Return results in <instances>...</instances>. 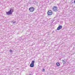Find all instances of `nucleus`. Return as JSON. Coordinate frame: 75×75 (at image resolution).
Segmentation results:
<instances>
[{
    "label": "nucleus",
    "instance_id": "nucleus-1",
    "mask_svg": "<svg viewBox=\"0 0 75 75\" xmlns=\"http://www.w3.org/2000/svg\"><path fill=\"white\" fill-rule=\"evenodd\" d=\"M35 63V61H34L33 60L31 62V63L30 65V67L33 68V67H34V63Z\"/></svg>",
    "mask_w": 75,
    "mask_h": 75
},
{
    "label": "nucleus",
    "instance_id": "nucleus-2",
    "mask_svg": "<svg viewBox=\"0 0 75 75\" xmlns=\"http://www.w3.org/2000/svg\"><path fill=\"white\" fill-rule=\"evenodd\" d=\"M52 10L54 11H55V12L58 11V10H57V7L56 6H54L53 7Z\"/></svg>",
    "mask_w": 75,
    "mask_h": 75
},
{
    "label": "nucleus",
    "instance_id": "nucleus-3",
    "mask_svg": "<svg viewBox=\"0 0 75 75\" xmlns=\"http://www.w3.org/2000/svg\"><path fill=\"white\" fill-rule=\"evenodd\" d=\"M29 10L30 12H33L34 11V8L31 7L29 8Z\"/></svg>",
    "mask_w": 75,
    "mask_h": 75
},
{
    "label": "nucleus",
    "instance_id": "nucleus-4",
    "mask_svg": "<svg viewBox=\"0 0 75 75\" xmlns=\"http://www.w3.org/2000/svg\"><path fill=\"white\" fill-rule=\"evenodd\" d=\"M47 14L48 16H51L52 14V11L51 10L48 11Z\"/></svg>",
    "mask_w": 75,
    "mask_h": 75
},
{
    "label": "nucleus",
    "instance_id": "nucleus-5",
    "mask_svg": "<svg viewBox=\"0 0 75 75\" xmlns=\"http://www.w3.org/2000/svg\"><path fill=\"white\" fill-rule=\"evenodd\" d=\"M62 25H59L57 28V30H59L61 29L62 28Z\"/></svg>",
    "mask_w": 75,
    "mask_h": 75
},
{
    "label": "nucleus",
    "instance_id": "nucleus-6",
    "mask_svg": "<svg viewBox=\"0 0 75 75\" xmlns=\"http://www.w3.org/2000/svg\"><path fill=\"white\" fill-rule=\"evenodd\" d=\"M6 13L7 15H10V14H12L11 12L10 11L7 12H6Z\"/></svg>",
    "mask_w": 75,
    "mask_h": 75
},
{
    "label": "nucleus",
    "instance_id": "nucleus-7",
    "mask_svg": "<svg viewBox=\"0 0 75 75\" xmlns=\"http://www.w3.org/2000/svg\"><path fill=\"white\" fill-rule=\"evenodd\" d=\"M9 11L11 13H13V12L14 11V10H13V9L12 8H11Z\"/></svg>",
    "mask_w": 75,
    "mask_h": 75
},
{
    "label": "nucleus",
    "instance_id": "nucleus-8",
    "mask_svg": "<svg viewBox=\"0 0 75 75\" xmlns=\"http://www.w3.org/2000/svg\"><path fill=\"white\" fill-rule=\"evenodd\" d=\"M56 65H57V66H59V63L58 62H57L56 63Z\"/></svg>",
    "mask_w": 75,
    "mask_h": 75
},
{
    "label": "nucleus",
    "instance_id": "nucleus-9",
    "mask_svg": "<svg viewBox=\"0 0 75 75\" xmlns=\"http://www.w3.org/2000/svg\"><path fill=\"white\" fill-rule=\"evenodd\" d=\"M62 61L64 64H65V61L64 60H62Z\"/></svg>",
    "mask_w": 75,
    "mask_h": 75
},
{
    "label": "nucleus",
    "instance_id": "nucleus-10",
    "mask_svg": "<svg viewBox=\"0 0 75 75\" xmlns=\"http://www.w3.org/2000/svg\"><path fill=\"white\" fill-rule=\"evenodd\" d=\"M9 52L11 53V52H12V50H9Z\"/></svg>",
    "mask_w": 75,
    "mask_h": 75
},
{
    "label": "nucleus",
    "instance_id": "nucleus-11",
    "mask_svg": "<svg viewBox=\"0 0 75 75\" xmlns=\"http://www.w3.org/2000/svg\"><path fill=\"white\" fill-rule=\"evenodd\" d=\"M42 71H45V69H43Z\"/></svg>",
    "mask_w": 75,
    "mask_h": 75
},
{
    "label": "nucleus",
    "instance_id": "nucleus-12",
    "mask_svg": "<svg viewBox=\"0 0 75 75\" xmlns=\"http://www.w3.org/2000/svg\"><path fill=\"white\" fill-rule=\"evenodd\" d=\"M13 24H14L15 23H16V21L15 22H13Z\"/></svg>",
    "mask_w": 75,
    "mask_h": 75
},
{
    "label": "nucleus",
    "instance_id": "nucleus-13",
    "mask_svg": "<svg viewBox=\"0 0 75 75\" xmlns=\"http://www.w3.org/2000/svg\"><path fill=\"white\" fill-rule=\"evenodd\" d=\"M74 3H75V0L74 1Z\"/></svg>",
    "mask_w": 75,
    "mask_h": 75
}]
</instances>
